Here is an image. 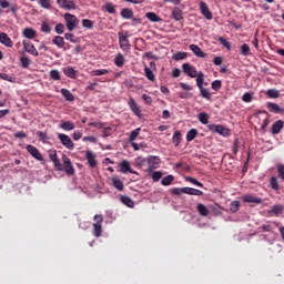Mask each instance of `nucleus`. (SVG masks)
<instances>
[{
	"label": "nucleus",
	"mask_w": 284,
	"mask_h": 284,
	"mask_svg": "<svg viewBox=\"0 0 284 284\" xmlns=\"http://www.w3.org/2000/svg\"><path fill=\"white\" fill-rule=\"evenodd\" d=\"M49 159L58 172H64L68 176H74L77 171L72 164V160L68 155L62 154V164L57 151H49Z\"/></svg>",
	"instance_id": "1"
},
{
	"label": "nucleus",
	"mask_w": 284,
	"mask_h": 284,
	"mask_svg": "<svg viewBox=\"0 0 284 284\" xmlns=\"http://www.w3.org/2000/svg\"><path fill=\"white\" fill-rule=\"evenodd\" d=\"M175 196H181V194H190L191 196H203V191L193 187H174L171 191Z\"/></svg>",
	"instance_id": "2"
},
{
	"label": "nucleus",
	"mask_w": 284,
	"mask_h": 284,
	"mask_svg": "<svg viewBox=\"0 0 284 284\" xmlns=\"http://www.w3.org/2000/svg\"><path fill=\"white\" fill-rule=\"evenodd\" d=\"M64 21L69 32H73V30H77V28H79V18H77V16L72 13H65Z\"/></svg>",
	"instance_id": "3"
},
{
	"label": "nucleus",
	"mask_w": 284,
	"mask_h": 284,
	"mask_svg": "<svg viewBox=\"0 0 284 284\" xmlns=\"http://www.w3.org/2000/svg\"><path fill=\"white\" fill-rule=\"evenodd\" d=\"M93 221H95V223H93V236H97V239H99V236L103 234V215H94Z\"/></svg>",
	"instance_id": "4"
},
{
	"label": "nucleus",
	"mask_w": 284,
	"mask_h": 284,
	"mask_svg": "<svg viewBox=\"0 0 284 284\" xmlns=\"http://www.w3.org/2000/svg\"><path fill=\"white\" fill-rule=\"evenodd\" d=\"M182 72H184V74H186L187 77H191V79H196V77L199 75V71H196V67L187 62L182 64Z\"/></svg>",
	"instance_id": "5"
},
{
	"label": "nucleus",
	"mask_w": 284,
	"mask_h": 284,
	"mask_svg": "<svg viewBox=\"0 0 284 284\" xmlns=\"http://www.w3.org/2000/svg\"><path fill=\"white\" fill-rule=\"evenodd\" d=\"M58 139L67 150H74V142H72V139L65 133H59Z\"/></svg>",
	"instance_id": "6"
},
{
	"label": "nucleus",
	"mask_w": 284,
	"mask_h": 284,
	"mask_svg": "<svg viewBox=\"0 0 284 284\" xmlns=\"http://www.w3.org/2000/svg\"><path fill=\"white\" fill-rule=\"evenodd\" d=\"M128 105H129L131 112H133V114H135V116H139V119H141L143 116L141 106L139 105V103H136V100H134V98L129 99Z\"/></svg>",
	"instance_id": "7"
},
{
	"label": "nucleus",
	"mask_w": 284,
	"mask_h": 284,
	"mask_svg": "<svg viewBox=\"0 0 284 284\" xmlns=\"http://www.w3.org/2000/svg\"><path fill=\"white\" fill-rule=\"evenodd\" d=\"M57 4L62 10H77V4L74 0H57Z\"/></svg>",
	"instance_id": "8"
},
{
	"label": "nucleus",
	"mask_w": 284,
	"mask_h": 284,
	"mask_svg": "<svg viewBox=\"0 0 284 284\" xmlns=\"http://www.w3.org/2000/svg\"><path fill=\"white\" fill-rule=\"evenodd\" d=\"M27 152H29V154H31V156H33V159H36L37 161H43V155L41 154L39 149H37V146L28 144Z\"/></svg>",
	"instance_id": "9"
},
{
	"label": "nucleus",
	"mask_w": 284,
	"mask_h": 284,
	"mask_svg": "<svg viewBox=\"0 0 284 284\" xmlns=\"http://www.w3.org/2000/svg\"><path fill=\"white\" fill-rule=\"evenodd\" d=\"M120 172L122 174H128V172L130 174H136L139 175V172L132 170V166H130V162L128 160H123L121 163H120Z\"/></svg>",
	"instance_id": "10"
},
{
	"label": "nucleus",
	"mask_w": 284,
	"mask_h": 284,
	"mask_svg": "<svg viewBox=\"0 0 284 284\" xmlns=\"http://www.w3.org/2000/svg\"><path fill=\"white\" fill-rule=\"evenodd\" d=\"M284 128V121L283 120H277L275 121L272 126H271V134L276 136V134H281Z\"/></svg>",
	"instance_id": "11"
},
{
	"label": "nucleus",
	"mask_w": 284,
	"mask_h": 284,
	"mask_svg": "<svg viewBox=\"0 0 284 284\" xmlns=\"http://www.w3.org/2000/svg\"><path fill=\"white\" fill-rule=\"evenodd\" d=\"M200 11L203 14V17L207 19V21H212L213 16H212V11H210V8L207 7V3H205L204 1H201Z\"/></svg>",
	"instance_id": "12"
},
{
	"label": "nucleus",
	"mask_w": 284,
	"mask_h": 284,
	"mask_svg": "<svg viewBox=\"0 0 284 284\" xmlns=\"http://www.w3.org/2000/svg\"><path fill=\"white\" fill-rule=\"evenodd\" d=\"M266 108L273 114H284V109L274 102H267Z\"/></svg>",
	"instance_id": "13"
},
{
	"label": "nucleus",
	"mask_w": 284,
	"mask_h": 284,
	"mask_svg": "<svg viewBox=\"0 0 284 284\" xmlns=\"http://www.w3.org/2000/svg\"><path fill=\"white\" fill-rule=\"evenodd\" d=\"M23 48L29 54H32L33 57H39V51H37V48L34 47V44H32V42L23 41Z\"/></svg>",
	"instance_id": "14"
},
{
	"label": "nucleus",
	"mask_w": 284,
	"mask_h": 284,
	"mask_svg": "<svg viewBox=\"0 0 284 284\" xmlns=\"http://www.w3.org/2000/svg\"><path fill=\"white\" fill-rule=\"evenodd\" d=\"M119 43L121 50H130V40L128 39V33L124 36L119 34Z\"/></svg>",
	"instance_id": "15"
},
{
	"label": "nucleus",
	"mask_w": 284,
	"mask_h": 284,
	"mask_svg": "<svg viewBox=\"0 0 284 284\" xmlns=\"http://www.w3.org/2000/svg\"><path fill=\"white\" fill-rule=\"evenodd\" d=\"M0 43L2 45H6V48H12V45H14L12 43V39H10L8 33H6V32L0 33Z\"/></svg>",
	"instance_id": "16"
},
{
	"label": "nucleus",
	"mask_w": 284,
	"mask_h": 284,
	"mask_svg": "<svg viewBox=\"0 0 284 284\" xmlns=\"http://www.w3.org/2000/svg\"><path fill=\"white\" fill-rule=\"evenodd\" d=\"M189 49L191 50V52H193V54H195V57H199L200 59H205L206 54L205 52H203V50H201L199 45L190 44Z\"/></svg>",
	"instance_id": "17"
},
{
	"label": "nucleus",
	"mask_w": 284,
	"mask_h": 284,
	"mask_svg": "<svg viewBox=\"0 0 284 284\" xmlns=\"http://www.w3.org/2000/svg\"><path fill=\"white\" fill-rule=\"evenodd\" d=\"M242 201L244 203H256V204L263 203V200L261 197H256L252 194H247V195L242 196Z\"/></svg>",
	"instance_id": "18"
},
{
	"label": "nucleus",
	"mask_w": 284,
	"mask_h": 284,
	"mask_svg": "<svg viewBox=\"0 0 284 284\" xmlns=\"http://www.w3.org/2000/svg\"><path fill=\"white\" fill-rule=\"evenodd\" d=\"M85 159L90 168L97 166V155L92 151H87Z\"/></svg>",
	"instance_id": "19"
},
{
	"label": "nucleus",
	"mask_w": 284,
	"mask_h": 284,
	"mask_svg": "<svg viewBox=\"0 0 284 284\" xmlns=\"http://www.w3.org/2000/svg\"><path fill=\"white\" fill-rule=\"evenodd\" d=\"M207 129L211 132H216L217 134H225V126L221 124H209Z\"/></svg>",
	"instance_id": "20"
},
{
	"label": "nucleus",
	"mask_w": 284,
	"mask_h": 284,
	"mask_svg": "<svg viewBox=\"0 0 284 284\" xmlns=\"http://www.w3.org/2000/svg\"><path fill=\"white\" fill-rule=\"evenodd\" d=\"M112 181V185L113 187H115V190H119V192H123V189L125 187V185H123V182L121 181V179L119 176H113L111 179Z\"/></svg>",
	"instance_id": "21"
},
{
	"label": "nucleus",
	"mask_w": 284,
	"mask_h": 284,
	"mask_svg": "<svg viewBox=\"0 0 284 284\" xmlns=\"http://www.w3.org/2000/svg\"><path fill=\"white\" fill-rule=\"evenodd\" d=\"M172 18L175 21H183V10L179 7L173 8L172 10Z\"/></svg>",
	"instance_id": "22"
},
{
	"label": "nucleus",
	"mask_w": 284,
	"mask_h": 284,
	"mask_svg": "<svg viewBox=\"0 0 284 284\" xmlns=\"http://www.w3.org/2000/svg\"><path fill=\"white\" fill-rule=\"evenodd\" d=\"M60 128H61V130H64L65 132H70V131H72V130H74V128H75V125H74V123L73 122H71V121H61L60 122Z\"/></svg>",
	"instance_id": "23"
},
{
	"label": "nucleus",
	"mask_w": 284,
	"mask_h": 284,
	"mask_svg": "<svg viewBox=\"0 0 284 284\" xmlns=\"http://www.w3.org/2000/svg\"><path fill=\"white\" fill-rule=\"evenodd\" d=\"M195 79H196V85L199 90L203 88V85H207V83H205V74H203V72L200 71L195 77Z\"/></svg>",
	"instance_id": "24"
},
{
	"label": "nucleus",
	"mask_w": 284,
	"mask_h": 284,
	"mask_svg": "<svg viewBox=\"0 0 284 284\" xmlns=\"http://www.w3.org/2000/svg\"><path fill=\"white\" fill-rule=\"evenodd\" d=\"M144 75L149 81H156V75L154 74V71H152V69H150L148 65L144 67Z\"/></svg>",
	"instance_id": "25"
},
{
	"label": "nucleus",
	"mask_w": 284,
	"mask_h": 284,
	"mask_svg": "<svg viewBox=\"0 0 284 284\" xmlns=\"http://www.w3.org/2000/svg\"><path fill=\"white\" fill-rule=\"evenodd\" d=\"M120 201L123 205H126V207H134V200H131L128 195H121Z\"/></svg>",
	"instance_id": "26"
},
{
	"label": "nucleus",
	"mask_w": 284,
	"mask_h": 284,
	"mask_svg": "<svg viewBox=\"0 0 284 284\" xmlns=\"http://www.w3.org/2000/svg\"><path fill=\"white\" fill-rule=\"evenodd\" d=\"M53 45H57V48H64L65 45V39L61 36H55L52 40Z\"/></svg>",
	"instance_id": "27"
},
{
	"label": "nucleus",
	"mask_w": 284,
	"mask_h": 284,
	"mask_svg": "<svg viewBox=\"0 0 284 284\" xmlns=\"http://www.w3.org/2000/svg\"><path fill=\"white\" fill-rule=\"evenodd\" d=\"M63 72H64L65 77H68L69 79H77V71L74 70V68L65 67L63 69Z\"/></svg>",
	"instance_id": "28"
},
{
	"label": "nucleus",
	"mask_w": 284,
	"mask_h": 284,
	"mask_svg": "<svg viewBox=\"0 0 284 284\" xmlns=\"http://www.w3.org/2000/svg\"><path fill=\"white\" fill-rule=\"evenodd\" d=\"M114 63L116 68H123V65H125V57L122 53H118Z\"/></svg>",
	"instance_id": "29"
},
{
	"label": "nucleus",
	"mask_w": 284,
	"mask_h": 284,
	"mask_svg": "<svg viewBox=\"0 0 284 284\" xmlns=\"http://www.w3.org/2000/svg\"><path fill=\"white\" fill-rule=\"evenodd\" d=\"M266 97L268 99H278V97H281V91L276 89H268L266 91Z\"/></svg>",
	"instance_id": "30"
},
{
	"label": "nucleus",
	"mask_w": 284,
	"mask_h": 284,
	"mask_svg": "<svg viewBox=\"0 0 284 284\" xmlns=\"http://www.w3.org/2000/svg\"><path fill=\"white\" fill-rule=\"evenodd\" d=\"M197 135H199V131L196 129H191L186 133V141L190 143V142L194 141Z\"/></svg>",
	"instance_id": "31"
},
{
	"label": "nucleus",
	"mask_w": 284,
	"mask_h": 284,
	"mask_svg": "<svg viewBox=\"0 0 284 284\" xmlns=\"http://www.w3.org/2000/svg\"><path fill=\"white\" fill-rule=\"evenodd\" d=\"M60 92H61L62 97H64V99L67 101H70V102L74 101V94H72V92L70 90L61 89Z\"/></svg>",
	"instance_id": "32"
},
{
	"label": "nucleus",
	"mask_w": 284,
	"mask_h": 284,
	"mask_svg": "<svg viewBox=\"0 0 284 284\" xmlns=\"http://www.w3.org/2000/svg\"><path fill=\"white\" fill-rule=\"evenodd\" d=\"M120 14L122 19H132L134 17V12L130 8L122 9Z\"/></svg>",
	"instance_id": "33"
},
{
	"label": "nucleus",
	"mask_w": 284,
	"mask_h": 284,
	"mask_svg": "<svg viewBox=\"0 0 284 284\" xmlns=\"http://www.w3.org/2000/svg\"><path fill=\"white\" fill-rule=\"evenodd\" d=\"M197 212L200 216H207L210 214V210L203 203L197 204Z\"/></svg>",
	"instance_id": "34"
},
{
	"label": "nucleus",
	"mask_w": 284,
	"mask_h": 284,
	"mask_svg": "<svg viewBox=\"0 0 284 284\" xmlns=\"http://www.w3.org/2000/svg\"><path fill=\"white\" fill-rule=\"evenodd\" d=\"M200 94L203 99H206V101L212 100V92H210V89L200 88Z\"/></svg>",
	"instance_id": "35"
},
{
	"label": "nucleus",
	"mask_w": 284,
	"mask_h": 284,
	"mask_svg": "<svg viewBox=\"0 0 284 284\" xmlns=\"http://www.w3.org/2000/svg\"><path fill=\"white\" fill-rule=\"evenodd\" d=\"M40 30L44 34H50V32H52V27L49 21H42Z\"/></svg>",
	"instance_id": "36"
},
{
	"label": "nucleus",
	"mask_w": 284,
	"mask_h": 284,
	"mask_svg": "<svg viewBox=\"0 0 284 284\" xmlns=\"http://www.w3.org/2000/svg\"><path fill=\"white\" fill-rule=\"evenodd\" d=\"M145 17L149 19V21H152V23H159L161 21V17L154 12H146Z\"/></svg>",
	"instance_id": "37"
},
{
	"label": "nucleus",
	"mask_w": 284,
	"mask_h": 284,
	"mask_svg": "<svg viewBox=\"0 0 284 284\" xmlns=\"http://www.w3.org/2000/svg\"><path fill=\"white\" fill-rule=\"evenodd\" d=\"M23 37H26V39H34V37H37V31L34 29L27 28L23 30Z\"/></svg>",
	"instance_id": "38"
},
{
	"label": "nucleus",
	"mask_w": 284,
	"mask_h": 284,
	"mask_svg": "<svg viewBox=\"0 0 284 284\" xmlns=\"http://www.w3.org/2000/svg\"><path fill=\"white\" fill-rule=\"evenodd\" d=\"M110 71L108 69H97L90 72L91 77H103Z\"/></svg>",
	"instance_id": "39"
},
{
	"label": "nucleus",
	"mask_w": 284,
	"mask_h": 284,
	"mask_svg": "<svg viewBox=\"0 0 284 284\" xmlns=\"http://www.w3.org/2000/svg\"><path fill=\"white\" fill-rule=\"evenodd\" d=\"M200 123H202V125H207V122L210 121V115H207V113L202 112L199 114L197 116Z\"/></svg>",
	"instance_id": "40"
},
{
	"label": "nucleus",
	"mask_w": 284,
	"mask_h": 284,
	"mask_svg": "<svg viewBox=\"0 0 284 284\" xmlns=\"http://www.w3.org/2000/svg\"><path fill=\"white\" fill-rule=\"evenodd\" d=\"M141 134V128H138L133 131H131L130 136H129V142L132 143L133 141H136V138Z\"/></svg>",
	"instance_id": "41"
},
{
	"label": "nucleus",
	"mask_w": 284,
	"mask_h": 284,
	"mask_svg": "<svg viewBox=\"0 0 284 284\" xmlns=\"http://www.w3.org/2000/svg\"><path fill=\"white\" fill-rule=\"evenodd\" d=\"M148 163L151 165H159V163H161V158L156 156V155H150L148 158Z\"/></svg>",
	"instance_id": "42"
},
{
	"label": "nucleus",
	"mask_w": 284,
	"mask_h": 284,
	"mask_svg": "<svg viewBox=\"0 0 284 284\" xmlns=\"http://www.w3.org/2000/svg\"><path fill=\"white\" fill-rule=\"evenodd\" d=\"M241 54L243 57H250V54H252V52L250 51V44L244 43L241 45Z\"/></svg>",
	"instance_id": "43"
},
{
	"label": "nucleus",
	"mask_w": 284,
	"mask_h": 284,
	"mask_svg": "<svg viewBox=\"0 0 284 284\" xmlns=\"http://www.w3.org/2000/svg\"><path fill=\"white\" fill-rule=\"evenodd\" d=\"M223 87V82L221 80H214L211 83V88L212 90H214L215 92H219V90H221V88Z\"/></svg>",
	"instance_id": "44"
},
{
	"label": "nucleus",
	"mask_w": 284,
	"mask_h": 284,
	"mask_svg": "<svg viewBox=\"0 0 284 284\" xmlns=\"http://www.w3.org/2000/svg\"><path fill=\"white\" fill-rule=\"evenodd\" d=\"M174 181V175H166L162 179L161 183L162 185H172V182Z\"/></svg>",
	"instance_id": "45"
},
{
	"label": "nucleus",
	"mask_w": 284,
	"mask_h": 284,
	"mask_svg": "<svg viewBox=\"0 0 284 284\" xmlns=\"http://www.w3.org/2000/svg\"><path fill=\"white\" fill-rule=\"evenodd\" d=\"M50 79H52L53 81H61V73L59 72V70H51Z\"/></svg>",
	"instance_id": "46"
},
{
	"label": "nucleus",
	"mask_w": 284,
	"mask_h": 284,
	"mask_svg": "<svg viewBox=\"0 0 284 284\" xmlns=\"http://www.w3.org/2000/svg\"><path fill=\"white\" fill-rule=\"evenodd\" d=\"M270 185L272 187V190L278 191V179L276 176H272L270 180Z\"/></svg>",
	"instance_id": "47"
},
{
	"label": "nucleus",
	"mask_w": 284,
	"mask_h": 284,
	"mask_svg": "<svg viewBox=\"0 0 284 284\" xmlns=\"http://www.w3.org/2000/svg\"><path fill=\"white\" fill-rule=\"evenodd\" d=\"M241 210V202L240 201H233L231 203V212L234 214Z\"/></svg>",
	"instance_id": "48"
},
{
	"label": "nucleus",
	"mask_w": 284,
	"mask_h": 284,
	"mask_svg": "<svg viewBox=\"0 0 284 284\" xmlns=\"http://www.w3.org/2000/svg\"><path fill=\"white\" fill-rule=\"evenodd\" d=\"M82 26L87 28V30H92V28H94V22L90 19H83Z\"/></svg>",
	"instance_id": "49"
},
{
	"label": "nucleus",
	"mask_w": 284,
	"mask_h": 284,
	"mask_svg": "<svg viewBox=\"0 0 284 284\" xmlns=\"http://www.w3.org/2000/svg\"><path fill=\"white\" fill-rule=\"evenodd\" d=\"M184 59H187V53L185 52H178L173 55L174 61H183Z\"/></svg>",
	"instance_id": "50"
},
{
	"label": "nucleus",
	"mask_w": 284,
	"mask_h": 284,
	"mask_svg": "<svg viewBox=\"0 0 284 284\" xmlns=\"http://www.w3.org/2000/svg\"><path fill=\"white\" fill-rule=\"evenodd\" d=\"M39 6L44 8V10H50V8H52V2L50 0H39Z\"/></svg>",
	"instance_id": "51"
},
{
	"label": "nucleus",
	"mask_w": 284,
	"mask_h": 284,
	"mask_svg": "<svg viewBox=\"0 0 284 284\" xmlns=\"http://www.w3.org/2000/svg\"><path fill=\"white\" fill-rule=\"evenodd\" d=\"M172 141L174 145L179 146V144L181 143V131H175V133L173 134Z\"/></svg>",
	"instance_id": "52"
},
{
	"label": "nucleus",
	"mask_w": 284,
	"mask_h": 284,
	"mask_svg": "<svg viewBox=\"0 0 284 284\" xmlns=\"http://www.w3.org/2000/svg\"><path fill=\"white\" fill-rule=\"evenodd\" d=\"M185 181H187L189 183H192L193 185H196L197 187H203V183H201L199 180L194 178L186 176Z\"/></svg>",
	"instance_id": "53"
},
{
	"label": "nucleus",
	"mask_w": 284,
	"mask_h": 284,
	"mask_svg": "<svg viewBox=\"0 0 284 284\" xmlns=\"http://www.w3.org/2000/svg\"><path fill=\"white\" fill-rule=\"evenodd\" d=\"M64 39L70 41V43H79V39H77V37H74L72 33H65Z\"/></svg>",
	"instance_id": "54"
},
{
	"label": "nucleus",
	"mask_w": 284,
	"mask_h": 284,
	"mask_svg": "<svg viewBox=\"0 0 284 284\" xmlns=\"http://www.w3.org/2000/svg\"><path fill=\"white\" fill-rule=\"evenodd\" d=\"M276 170H277V174L278 178L282 179V181H284V164H276Z\"/></svg>",
	"instance_id": "55"
},
{
	"label": "nucleus",
	"mask_w": 284,
	"mask_h": 284,
	"mask_svg": "<svg viewBox=\"0 0 284 284\" xmlns=\"http://www.w3.org/2000/svg\"><path fill=\"white\" fill-rule=\"evenodd\" d=\"M54 32L57 34H63V32H65V24L63 23H58L54 28Z\"/></svg>",
	"instance_id": "56"
},
{
	"label": "nucleus",
	"mask_w": 284,
	"mask_h": 284,
	"mask_svg": "<svg viewBox=\"0 0 284 284\" xmlns=\"http://www.w3.org/2000/svg\"><path fill=\"white\" fill-rule=\"evenodd\" d=\"M217 41L221 43V45H223L224 48H226L227 50H231L232 45L230 44V42L223 38V37H220L217 39Z\"/></svg>",
	"instance_id": "57"
},
{
	"label": "nucleus",
	"mask_w": 284,
	"mask_h": 284,
	"mask_svg": "<svg viewBox=\"0 0 284 284\" xmlns=\"http://www.w3.org/2000/svg\"><path fill=\"white\" fill-rule=\"evenodd\" d=\"M104 8L106 12H109V14H114L116 12V9L114 8V4H112V2H108Z\"/></svg>",
	"instance_id": "58"
},
{
	"label": "nucleus",
	"mask_w": 284,
	"mask_h": 284,
	"mask_svg": "<svg viewBox=\"0 0 284 284\" xmlns=\"http://www.w3.org/2000/svg\"><path fill=\"white\" fill-rule=\"evenodd\" d=\"M163 176V173H161V171H155L152 174V180L154 183H159V181H161V178Z\"/></svg>",
	"instance_id": "59"
},
{
	"label": "nucleus",
	"mask_w": 284,
	"mask_h": 284,
	"mask_svg": "<svg viewBox=\"0 0 284 284\" xmlns=\"http://www.w3.org/2000/svg\"><path fill=\"white\" fill-rule=\"evenodd\" d=\"M20 63L22 68H30V58L28 57L20 58Z\"/></svg>",
	"instance_id": "60"
},
{
	"label": "nucleus",
	"mask_w": 284,
	"mask_h": 284,
	"mask_svg": "<svg viewBox=\"0 0 284 284\" xmlns=\"http://www.w3.org/2000/svg\"><path fill=\"white\" fill-rule=\"evenodd\" d=\"M89 125L91 128H98V130H103L105 128V123L103 122H90Z\"/></svg>",
	"instance_id": "61"
},
{
	"label": "nucleus",
	"mask_w": 284,
	"mask_h": 284,
	"mask_svg": "<svg viewBox=\"0 0 284 284\" xmlns=\"http://www.w3.org/2000/svg\"><path fill=\"white\" fill-rule=\"evenodd\" d=\"M242 101H244V103H251L252 93H250V92L244 93L243 97H242Z\"/></svg>",
	"instance_id": "62"
},
{
	"label": "nucleus",
	"mask_w": 284,
	"mask_h": 284,
	"mask_svg": "<svg viewBox=\"0 0 284 284\" xmlns=\"http://www.w3.org/2000/svg\"><path fill=\"white\" fill-rule=\"evenodd\" d=\"M142 99H143L145 105H152V97L144 93V94H142Z\"/></svg>",
	"instance_id": "63"
},
{
	"label": "nucleus",
	"mask_w": 284,
	"mask_h": 284,
	"mask_svg": "<svg viewBox=\"0 0 284 284\" xmlns=\"http://www.w3.org/2000/svg\"><path fill=\"white\" fill-rule=\"evenodd\" d=\"M272 212L273 214H281V212H283V205H274Z\"/></svg>",
	"instance_id": "64"
}]
</instances>
